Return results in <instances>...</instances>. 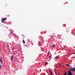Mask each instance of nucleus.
Masks as SVG:
<instances>
[{
    "label": "nucleus",
    "mask_w": 75,
    "mask_h": 75,
    "mask_svg": "<svg viewBox=\"0 0 75 75\" xmlns=\"http://www.w3.org/2000/svg\"><path fill=\"white\" fill-rule=\"evenodd\" d=\"M69 74H67L68 75H73V73H72V71H71L70 70H69V71L68 72Z\"/></svg>",
    "instance_id": "obj_1"
},
{
    "label": "nucleus",
    "mask_w": 75,
    "mask_h": 75,
    "mask_svg": "<svg viewBox=\"0 0 75 75\" xmlns=\"http://www.w3.org/2000/svg\"><path fill=\"white\" fill-rule=\"evenodd\" d=\"M6 20H7V18H5L3 19H1V21L2 23H4V21H6Z\"/></svg>",
    "instance_id": "obj_2"
},
{
    "label": "nucleus",
    "mask_w": 75,
    "mask_h": 75,
    "mask_svg": "<svg viewBox=\"0 0 75 75\" xmlns=\"http://www.w3.org/2000/svg\"><path fill=\"white\" fill-rule=\"evenodd\" d=\"M0 61L1 62V64H3V60H2V57H1L0 58Z\"/></svg>",
    "instance_id": "obj_3"
},
{
    "label": "nucleus",
    "mask_w": 75,
    "mask_h": 75,
    "mask_svg": "<svg viewBox=\"0 0 75 75\" xmlns=\"http://www.w3.org/2000/svg\"><path fill=\"white\" fill-rule=\"evenodd\" d=\"M70 69L71 71H74V70L75 71V68H74V69H73V68H70Z\"/></svg>",
    "instance_id": "obj_4"
},
{
    "label": "nucleus",
    "mask_w": 75,
    "mask_h": 75,
    "mask_svg": "<svg viewBox=\"0 0 75 75\" xmlns=\"http://www.w3.org/2000/svg\"><path fill=\"white\" fill-rule=\"evenodd\" d=\"M59 56H57L55 57V59H58V58H59Z\"/></svg>",
    "instance_id": "obj_5"
},
{
    "label": "nucleus",
    "mask_w": 75,
    "mask_h": 75,
    "mask_svg": "<svg viewBox=\"0 0 75 75\" xmlns=\"http://www.w3.org/2000/svg\"><path fill=\"white\" fill-rule=\"evenodd\" d=\"M11 61H13V56L12 55L11 56Z\"/></svg>",
    "instance_id": "obj_6"
},
{
    "label": "nucleus",
    "mask_w": 75,
    "mask_h": 75,
    "mask_svg": "<svg viewBox=\"0 0 75 75\" xmlns=\"http://www.w3.org/2000/svg\"><path fill=\"white\" fill-rule=\"evenodd\" d=\"M52 48H54L55 47V45H53L51 47Z\"/></svg>",
    "instance_id": "obj_7"
},
{
    "label": "nucleus",
    "mask_w": 75,
    "mask_h": 75,
    "mask_svg": "<svg viewBox=\"0 0 75 75\" xmlns=\"http://www.w3.org/2000/svg\"><path fill=\"white\" fill-rule=\"evenodd\" d=\"M13 34V32H11V33H10V34L9 35V37H10V35H12V34Z\"/></svg>",
    "instance_id": "obj_8"
},
{
    "label": "nucleus",
    "mask_w": 75,
    "mask_h": 75,
    "mask_svg": "<svg viewBox=\"0 0 75 75\" xmlns=\"http://www.w3.org/2000/svg\"><path fill=\"white\" fill-rule=\"evenodd\" d=\"M15 38H18V36L17 35H16L15 36Z\"/></svg>",
    "instance_id": "obj_9"
},
{
    "label": "nucleus",
    "mask_w": 75,
    "mask_h": 75,
    "mask_svg": "<svg viewBox=\"0 0 75 75\" xmlns=\"http://www.w3.org/2000/svg\"><path fill=\"white\" fill-rule=\"evenodd\" d=\"M50 73L51 74V75H52V71H50Z\"/></svg>",
    "instance_id": "obj_10"
},
{
    "label": "nucleus",
    "mask_w": 75,
    "mask_h": 75,
    "mask_svg": "<svg viewBox=\"0 0 75 75\" xmlns=\"http://www.w3.org/2000/svg\"><path fill=\"white\" fill-rule=\"evenodd\" d=\"M38 45H41V42H39V44H38Z\"/></svg>",
    "instance_id": "obj_11"
},
{
    "label": "nucleus",
    "mask_w": 75,
    "mask_h": 75,
    "mask_svg": "<svg viewBox=\"0 0 75 75\" xmlns=\"http://www.w3.org/2000/svg\"><path fill=\"white\" fill-rule=\"evenodd\" d=\"M67 72H65L64 74V75H67Z\"/></svg>",
    "instance_id": "obj_12"
},
{
    "label": "nucleus",
    "mask_w": 75,
    "mask_h": 75,
    "mask_svg": "<svg viewBox=\"0 0 75 75\" xmlns=\"http://www.w3.org/2000/svg\"><path fill=\"white\" fill-rule=\"evenodd\" d=\"M23 44H25V41H24V40H23Z\"/></svg>",
    "instance_id": "obj_13"
},
{
    "label": "nucleus",
    "mask_w": 75,
    "mask_h": 75,
    "mask_svg": "<svg viewBox=\"0 0 75 75\" xmlns=\"http://www.w3.org/2000/svg\"><path fill=\"white\" fill-rule=\"evenodd\" d=\"M46 65H47L48 64V63L47 62H46V63H45Z\"/></svg>",
    "instance_id": "obj_14"
},
{
    "label": "nucleus",
    "mask_w": 75,
    "mask_h": 75,
    "mask_svg": "<svg viewBox=\"0 0 75 75\" xmlns=\"http://www.w3.org/2000/svg\"><path fill=\"white\" fill-rule=\"evenodd\" d=\"M66 65L67 67H69V64H66Z\"/></svg>",
    "instance_id": "obj_15"
},
{
    "label": "nucleus",
    "mask_w": 75,
    "mask_h": 75,
    "mask_svg": "<svg viewBox=\"0 0 75 75\" xmlns=\"http://www.w3.org/2000/svg\"><path fill=\"white\" fill-rule=\"evenodd\" d=\"M1 65H0V69H1Z\"/></svg>",
    "instance_id": "obj_16"
},
{
    "label": "nucleus",
    "mask_w": 75,
    "mask_h": 75,
    "mask_svg": "<svg viewBox=\"0 0 75 75\" xmlns=\"http://www.w3.org/2000/svg\"><path fill=\"white\" fill-rule=\"evenodd\" d=\"M49 71H50V72L51 71V69H49Z\"/></svg>",
    "instance_id": "obj_17"
},
{
    "label": "nucleus",
    "mask_w": 75,
    "mask_h": 75,
    "mask_svg": "<svg viewBox=\"0 0 75 75\" xmlns=\"http://www.w3.org/2000/svg\"><path fill=\"white\" fill-rule=\"evenodd\" d=\"M50 54V52H49L48 53V54Z\"/></svg>",
    "instance_id": "obj_18"
},
{
    "label": "nucleus",
    "mask_w": 75,
    "mask_h": 75,
    "mask_svg": "<svg viewBox=\"0 0 75 75\" xmlns=\"http://www.w3.org/2000/svg\"><path fill=\"white\" fill-rule=\"evenodd\" d=\"M7 45L8 47H9V45H8V44H7Z\"/></svg>",
    "instance_id": "obj_19"
},
{
    "label": "nucleus",
    "mask_w": 75,
    "mask_h": 75,
    "mask_svg": "<svg viewBox=\"0 0 75 75\" xmlns=\"http://www.w3.org/2000/svg\"><path fill=\"white\" fill-rule=\"evenodd\" d=\"M69 52H71V50H69Z\"/></svg>",
    "instance_id": "obj_20"
},
{
    "label": "nucleus",
    "mask_w": 75,
    "mask_h": 75,
    "mask_svg": "<svg viewBox=\"0 0 75 75\" xmlns=\"http://www.w3.org/2000/svg\"><path fill=\"white\" fill-rule=\"evenodd\" d=\"M63 47L64 48H65V46H63Z\"/></svg>",
    "instance_id": "obj_21"
},
{
    "label": "nucleus",
    "mask_w": 75,
    "mask_h": 75,
    "mask_svg": "<svg viewBox=\"0 0 75 75\" xmlns=\"http://www.w3.org/2000/svg\"><path fill=\"white\" fill-rule=\"evenodd\" d=\"M4 24H6V23H5V22H4Z\"/></svg>",
    "instance_id": "obj_22"
},
{
    "label": "nucleus",
    "mask_w": 75,
    "mask_h": 75,
    "mask_svg": "<svg viewBox=\"0 0 75 75\" xmlns=\"http://www.w3.org/2000/svg\"><path fill=\"white\" fill-rule=\"evenodd\" d=\"M50 57V58H51V56H50V57Z\"/></svg>",
    "instance_id": "obj_23"
},
{
    "label": "nucleus",
    "mask_w": 75,
    "mask_h": 75,
    "mask_svg": "<svg viewBox=\"0 0 75 75\" xmlns=\"http://www.w3.org/2000/svg\"><path fill=\"white\" fill-rule=\"evenodd\" d=\"M48 55H49V54H47V56H48Z\"/></svg>",
    "instance_id": "obj_24"
},
{
    "label": "nucleus",
    "mask_w": 75,
    "mask_h": 75,
    "mask_svg": "<svg viewBox=\"0 0 75 75\" xmlns=\"http://www.w3.org/2000/svg\"><path fill=\"white\" fill-rule=\"evenodd\" d=\"M51 59V58H50V59Z\"/></svg>",
    "instance_id": "obj_25"
},
{
    "label": "nucleus",
    "mask_w": 75,
    "mask_h": 75,
    "mask_svg": "<svg viewBox=\"0 0 75 75\" xmlns=\"http://www.w3.org/2000/svg\"><path fill=\"white\" fill-rule=\"evenodd\" d=\"M42 51H43V50H42Z\"/></svg>",
    "instance_id": "obj_26"
},
{
    "label": "nucleus",
    "mask_w": 75,
    "mask_h": 75,
    "mask_svg": "<svg viewBox=\"0 0 75 75\" xmlns=\"http://www.w3.org/2000/svg\"><path fill=\"white\" fill-rule=\"evenodd\" d=\"M57 65V64H56V65H55V66H56V65Z\"/></svg>",
    "instance_id": "obj_27"
},
{
    "label": "nucleus",
    "mask_w": 75,
    "mask_h": 75,
    "mask_svg": "<svg viewBox=\"0 0 75 75\" xmlns=\"http://www.w3.org/2000/svg\"><path fill=\"white\" fill-rule=\"evenodd\" d=\"M11 54H12V53H11Z\"/></svg>",
    "instance_id": "obj_28"
},
{
    "label": "nucleus",
    "mask_w": 75,
    "mask_h": 75,
    "mask_svg": "<svg viewBox=\"0 0 75 75\" xmlns=\"http://www.w3.org/2000/svg\"><path fill=\"white\" fill-rule=\"evenodd\" d=\"M71 33L72 34V33Z\"/></svg>",
    "instance_id": "obj_29"
},
{
    "label": "nucleus",
    "mask_w": 75,
    "mask_h": 75,
    "mask_svg": "<svg viewBox=\"0 0 75 75\" xmlns=\"http://www.w3.org/2000/svg\"><path fill=\"white\" fill-rule=\"evenodd\" d=\"M3 66H4V65H3Z\"/></svg>",
    "instance_id": "obj_30"
}]
</instances>
